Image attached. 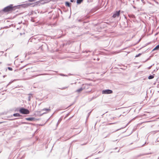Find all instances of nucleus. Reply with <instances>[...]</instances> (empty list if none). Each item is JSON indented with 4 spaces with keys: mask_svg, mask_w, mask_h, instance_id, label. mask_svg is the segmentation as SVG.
Here are the masks:
<instances>
[{
    "mask_svg": "<svg viewBox=\"0 0 159 159\" xmlns=\"http://www.w3.org/2000/svg\"><path fill=\"white\" fill-rule=\"evenodd\" d=\"M14 7H13L12 5L11 4L9 6L5 7L3 9V11L4 12H11L14 10Z\"/></svg>",
    "mask_w": 159,
    "mask_h": 159,
    "instance_id": "nucleus-1",
    "label": "nucleus"
},
{
    "mask_svg": "<svg viewBox=\"0 0 159 159\" xmlns=\"http://www.w3.org/2000/svg\"><path fill=\"white\" fill-rule=\"evenodd\" d=\"M20 113L24 114H28L30 113V111L28 109L22 108L19 110Z\"/></svg>",
    "mask_w": 159,
    "mask_h": 159,
    "instance_id": "nucleus-2",
    "label": "nucleus"
},
{
    "mask_svg": "<svg viewBox=\"0 0 159 159\" xmlns=\"http://www.w3.org/2000/svg\"><path fill=\"white\" fill-rule=\"evenodd\" d=\"M112 93V91L109 89L103 90L102 92V93L104 94H111Z\"/></svg>",
    "mask_w": 159,
    "mask_h": 159,
    "instance_id": "nucleus-3",
    "label": "nucleus"
},
{
    "mask_svg": "<svg viewBox=\"0 0 159 159\" xmlns=\"http://www.w3.org/2000/svg\"><path fill=\"white\" fill-rule=\"evenodd\" d=\"M120 10H119L118 11H116V12H115L112 17L113 18H116V17H118L119 16H120Z\"/></svg>",
    "mask_w": 159,
    "mask_h": 159,
    "instance_id": "nucleus-4",
    "label": "nucleus"
},
{
    "mask_svg": "<svg viewBox=\"0 0 159 159\" xmlns=\"http://www.w3.org/2000/svg\"><path fill=\"white\" fill-rule=\"evenodd\" d=\"M42 111H44L45 112L43 113H47L51 111V109L50 108V107H49L48 108H45L42 109Z\"/></svg>",
    "mask_w": 159,
    "mask_h": 159,
    "instance_id": "nucleus-5",
    "label": "nucleus"
},
{
    "mask_svg": "<svg viewBox=\"0 0 159 159\" xmlns=\"http://www.w3.org/2000/svg\"><path fill=\"white\" fill-rule=\"evenodd\" d=\"M25 119L27 120L30 121H35L36 120L35 119L34 117L26 118H25Z\"/></svg>",
    "mask_w": 159,
    "mask_h": 159,
    "instance_id": "nucleus-6",
    "label": "nucleus"
},
{
    "mask_svg": "<svg viewBox=\"0 0 159 159\" xmlns=\"http://www.w3.org/2000/svg\"><path fill=\"white\" fill-rule=\"evenodd\" d=\"M159 50V44L157 46L152 50V51H153L155 50Z\"/></svg>",
    "mask_w": 159,
    "mask_h": 159,
    "instance_id": "nucleus-7",
    "label": "nucleus"
},
{
    "mask_svg": "<svg viewBox=\"0 0 159 159\" xmlns=\"http://www.w3.org/2000/svg\"><path fill=\"white\" fill-rule=\"evenodd\" d=\"M83 89L81 87L80 88L77 90L76 91V92L78 93H80L81 91H82Z\"/></svg>",
    "mask_w": 159,
    "mask_h": 159,
    "instance_id": "nucleus-8",
    "label": "nucleus"
},
{
    "mask_svg": "<svg viewBox=\"0 0 159 159\" xmlns=\"http://www.w3.org/2000/svg\"><path fill=\"white\" fill-rule=\"evenodd\" d=\"M14 116L20 117L21 115L18 113H15L13 114Z\"/></svg>",
    "mask_w": 159,
    "mask_h": 159,
    "instance_id": "nucleus-9",
    "label": "nucleus"
},
{
    "mask_svg": "<svg viewBox=\"0 0 159 159\" xmlns=\"http://www.w3.org/2000/svg\"><path fill=\"white\" fill-rule=\"evenodd\" d=\"M65 4L68 7H70V6L71 3L68 2H66Z\"/></svg>",
    "mask_w": 159,
    "mask_h": 159,
    "instance_id": "nucleus-10",
    "label": "nucleus"
},
{
    "mask_svg": "<svg viewBox=\"0 0 159 159\" xmlns=\"http://www.w3.org/2000/svg\"><path fill=\"white\" fill-rule=\"evenodd\" d=\"M154 77V76L153 75H150L148 77V79H151L153 78Z\"/></svg>",
    "mask_w": 159,
    "mask_h": 159,
    "instance_id": "nucleus-11",
    "label": "nucleus"
},
{
    "mask_svg": "<svg viewBox=\"0 0 159 159\" xmlns=\"http://www.w3.org/2000/svg\"><path fill=\"white\" fill-rule=\"evenodd\" d=\"M83 0H77V2L78 3H80Z\"/></svg>",
    "mask_w": 159,
    "mask_h": 159,
    "instance_id": "nucleus-12",
    "label": "nucleus"
},
{
    "mask_svg": "<svg viewBox=\"0 0 159 159\" xmlns=\"http://www.w3.org/2000/svg\"><path fill=\"white\" fill-rule=\"evenodd\" d=\"M141 55V53H139L138 54L136 55L135 56V57H138L139 56H140Z\"/></svg>",
    "mask_w": 159,
    "mask_h": 159,
    "instance_id": "nucleus-13",
    "label": "nucleus"
},
{
    "mask_svg": "<svg viewBox=\"0 0 159 159\" xmlns=\"http://www.w3.org/2000/svg\"><path fill=\"white\" fill-rule=\"evenodd\" d=\"M68 87H63V88H62L61 89L62 90H64V89H65L67 88H68Z\"/></svg>",
    "mask_w": 159,
    "mask_h": 159,
    "instance_id": "nucleus-14",
    "label": "nucleus"
},
{
    "mask_svg": "<svg viewBox=\"0 0 159 159\" xmlns=\"http://www.w3.org/2000/svg\"><path fill=\"white\" fill-rule=\"evenodd\" d=\"M9 70H12V68L10 67H8V68Z\"/></svg>",
    "mask_w": 159,
    "mask_h": 159,
    "instance_id": "nucleus-15",
    "label": "nucleus"
},
{
    "mask_svg": "<svg viewBox=\"0 0 159 159\" xmlns=\"http://www.w3.org/2000/svg\"><path fill=\"white\" fill-rule=\"evenodd\" d=\"M35 0H29V1L30 2L35 1Z\"/></svg>",
    "mask_w": 159,
    "mask_h": 159,
    "instance_id": "nucleus-16",
    "label": "nucleus"
},
{
    "mask_svg": "<svg viewBox=\"0 0 159 159\" xmlns=\"http://www.w3.org/2000/svg\"><path fill=\"white\" fill-rule=\"evenodd\" d=\"M70 1L71 2H74V0H70Z\"/></svg>",
    "mask_w": 159,
    "mask_h": 159,
    "instance_id": "nucleus-17",
    "label": "nucleus"
},
{
    "mask_svg": "<svg viewBox=\"0 0 159 159\" xmlns=\"http://www.w3.org/2000/svg\"><path fill=\"white\" fill-rule=\"evenodd\" d=\"M45 2H45L44 1H43V3H45Z\"/></svg>",
    "mask_w": 159,
    "mask_h": 159,
    "instance_id": "nucleus-18",
    "label": "nucleus"
}]
</instances>
